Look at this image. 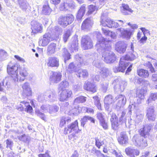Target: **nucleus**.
Wrapping results in <instances>:
<instances>
[{
    "mask_svg": "<svg viewBox=\"0 0 157 157\" xmlns=\"http://www.w3.org/2000/svg\"><path fill=\"white\" fill-rule=\"evenodd\" d=\"M154 108L153 106H151L147 110L146 116L148 119L151 121H155V115L154 114Z\"/></svg>",
    "mask_w": 157,
    "mask_h": 157,
    "instance_id": "19",
    "label": "nucleus"
},
{
    "mask_svg": "<svg viewBox=\"0 0 157 157\" xmlns=\"http://www.w3.org/2000/svg\"><path fill=\"white\" fill-rule=\"evenodd\" d=\"M97 117L98 119L100 121H102L104 120V115L101 113H98L97 114Z\"/></svg>",
    "mask_w": 157,
    "mask_h": 157,
    "instance_id": "64",
    "label": "nucleus"
},
{
    "mask_svg": "<svg viewBox=\"0 0 157 157\" xmlns=\"http://www.w3.org/2000/svg\"><path fill=\"white\" fill-rule=\"evenodd\" d=\"M74 16L71 14H68L64 17L61 16L59 19V23L64 27L71 24L74 21Z\"/></svg>",
    "mask_w": 157,
    "mask_h": 157,
    "instance_id": "5",
    "label": "nucleus"
},
{
    "mask_svg": "<svg viewBox=\"0 0 157 157\" xmlns=\"http://www.w3.org/2000/svg\"><path fill=\"white\" fill-rule=\"evenodd\" d=\"M117 32L120 33V36L122 38L126 40L130 39L131 36L132 34L133 30L132 29H124L122 28L117 29Z\"/></svg>",
    "mask_w": 157,
    "mask_h": 157,
    "instance_id": "10",
    "label": "nucleus"
},
{
    "mask_svg": "<svg viewBox=\"0 0 157 157\" xmlns=\"http://www.w3.org/2000/svg\"><path fill=\"white\" fill-rule=\"evenodd\" d=\"M98 6H94L93 5H90L88 6V13L89 14H91L93 13L96 9Z\"/></svg>",
    "mask_w": 157,
    "mask_h": 157,
    "instance_id": "58",
    "label": "nucleus"
},
{
    "mask_svg": "<svg viewBox=\"0 0 157 157\" xmlns=\"http://www.w3.org/2000/svg\"><path fill=\"white\" fill-rule=\"evenodd\" d=\"M85 5H83L78 11L77 15V18L78 19H80L82 17L85 13Z\"/></svg>",
    "mask_w": 157,
    "mask_h": 157,
    "instance_id": "36",
    "label": "nucleus"
},
{
    "mask_svg": "<svg viewBox=\"0 0 157 157\" xmlns=\"http://www.w3.org/2000/svg\"><path fill=\"white\" fill-rule=\"evenodd\" d=\"M31 29L32 33L36 34L41 33L42 32L43 26L42 25L37 21H33L31 22Z\"/></svg>",
    "mask_w": 157,
    "mask_h": 157,
    "instance_id": "13",
    "label": "nucleus"
},
{
    "mask_svg": "<svg viewBox=\"0 0 157 157\" xmlns=\"http://www.w3.org/2000/svg\"><path fill=\"white\" fill-rule=\"evenodd\" d=\"M56 95L50 90L46 92L44 94H39L38 96V99L40 101H41L45 98H48L52 101H55L56 99Z\"/></svg>",
    "mask_w": 157,
    "mask_h": 157,
    "instance_id": "8",
    "label": "nucleus"
},
{
    "mask_svg": "<svg viewBox=\"0 0 157 157\" xmlns=\"http://www.w3.org/2000/svg\"><path fill=\"white\" fill-rule=\"evenodd\" d=\"M127 85V82L124 81H120L119 83V89L121 91H123Z\"/></svg>",
    "mask_w": 157,
    "mask_h": 157,
    "instance_id": "55",
    "label": "nucleus"
},
{
    "mask_svg": "<svg viewBox=\"0 0 157 157\" xmlns=\"http://www.w3.org/2000/svg\"><path fill=\"white\" fill-rule=\"evenodd\" d=\"M122 6L123 9H121L122 13L124 15H127L129 14V13H132L133 10L129 7V6L127 4H122Z\"/></svg>",
    "mask_w": 157,
    "mask_h": 157,
    "instance_id": "34",
    "label": "nucleus"
},
{
    "mask_svg": "<svg viewBox=\"0 0 157 157\" xmlns=\"http://www.w3.org/2000/svg\"><path fill=\"white\" fill-rule=\"evenodd\" d=\"M21 103L25 105V106L26 107V111L28 112L31 113L33 110V108L29 104V102H26L25 101H23Z\"/></svg>",
    "mask_w": 157,
    "mask_h": 157,
    "instance_id": "51",
    "label": "nucleus"
},
{
    "mask_svg": "<svg viewBox=\"0 0 157 157\" xmlns=\"http://www.w3.org/2000/svg\"><path fill=\"white\" fill-rule=\"evenodd\" d=\"M127 44L124 41H119L117 42L115 46V50L120 53H123L126 51Z\"/></svg>",
    "mask_w": 157,
    "mask_h": 157,
    "instance_id": "14",
    "label": "nucleus"
},
{
    "mask_svg": "<svg viewBox=\"0 0 157 157\" xmlns=\"http://www.w3.org/2000/svg\"><path fill=\"white\" fill-rule=\"evenodd\" d=\"M112 128L113 129L115 130H117L119 128L121 124L118 122L117 121L111 122Z\"/></svg>",
    "mask_w": 157,
    "mask_h": 157,
    "instance_id": "49",
    "label": "nucleus"
},
{
    "mask_svg": "<svg viewBox=\"0 0 157 157\" xmlns=\"http://www.w3.org/2000/svg\"><path fill=\"white\" fill-rule=\"evenodd\" d=\"M7 56V52L4 50H0V59H4Z\"/></svg>",
    "mask_w": 157,
    "mask_h": 157,
    "instance_id": "60",
    "label": "nucleus"
},
{
    "mask_svg": "<svg viewBox=\"0 0 157 157\" xmlns=\"http://www.w3.org/2000/svg\"><path fill=\"white\" fill-rule=\"evenodd\" d=\"M147 146V141L145 140H144L143 139V140L141 141L140 144L138 147H139L141 149H143Z\"/></svg>",
    "mask_w": 157,
    "mask_h": 157,
    "instance_id": "56",
    "label": "nucleus"
},
{
    "mask_svg": "<svg viewBox=\"0 0 157 157\" xmlns=\"http://www.w3.org/2000/svg\"><path fill=\"white\" fill-rule=\"evenodd\" d=\"M62 75L60 72H54L50 76V79L51 81L54 83H57L60 80Z\"/></svg>",
    "mask_w": 157,
    "mask_h": 157,
    "instance_id": "21",
    "label": "nucleus"
},
{
    "mask_svg": "<svg viewBox=\"0 0 157 157\" xmlns=\"http://www.w3.org/2000/svg\"><path fill=\"white\" fill-rule=\"evenodd\" d=\"M71 50L73 52L76 51L78 49V40L77 36H75L72 38V41L71 43Z\"/></svg>",
    "mask_w": 157,
    "mask_h": 157,
    "instance_id": "22",
    "label": "nucleus"
},
{
    "mask_svg": "<svg viewBox=\"0 0 157 157\" xmlns=\"http://www.w3.org/2000/svg\"><path fill=\"white\" fill-rule=\"evenodd\" d=\"M145 90L143 89L138 90L136 92V97L138 103L140 104L141 101L143 100L145 98L144 94Z\"/></svg>",
    "mask_w": 157,
    "mask_h": 157,
    "instance_id": "27",
    "label": "nucleus"
},
{
    "mask_svg": "<svg viewBox=\"0 0 157 157\" xmlns=\"http://www.w3.org/2000/svg\"><path fill=\"white\" fill-rule=\"evenodd\" d=\"M115 99L111 95H106L104 100V106L105 110L107 111H111L113 103L115 102Z\"/></svg>",
    "mask_w": 157,
    "mask_h": 157,
    "instance_id": "6",
    "label": "nucleus"
},
{
    "mask_svg": "<svg viewBox=\"0 0 157 157\" xmlns=\"http://www.w3.org/2000/svg\"><path fill=\"white\" fill-rule=\"evenodd\" d=\"M115 99L117 101V107H121L123 106L126 103V98L124 96L119 95L117 96Z\"/></svg>",
    "mask_w": 157,
    "mask_h": 157,
    "instance_id": "20",
    "label": "nucleus"
},
{
    "mask_svg": "<svg viewBox=\"0 0 157 157\" xmlns=\"http://www.w3.org/2000/svg\"><path fill=\"white\" fill-rule=\"evenodd\" d=\"M97 41L96 44L97 50L101 52L104 61L107 63H113L116 59L115 53L111 51V46L110 42L106 39L102 37L100 33L96 32Z\"/></svg>",
    "mask_w": 157,
    "mask_h": 157,
    "instance_id": "1",
    "label": "nucleus"
},
{
    "mask_svg": "<svg viewBox=\"0 0 157 157\" xmlns=\"http://www.w3.org/2000/svg\"><path fill=\"white\" fill-rule=\"evenodd\" d=\"M75 58L76 59L75 63H71L67 69V71L70 73L76 71L78 67H80L85 64L83 59L79 55H76Z\"/></svg>",
    "mask_w": 157,
    "mask_h": 157,
    "instance_id": "4",
    "label": "nucleus"
},
{
    "mask_svg": "<svg viewBox=\"0 0 157 157\" xmlns=\"http://www.w3.org/2000/svg\"><path fill=\"white\" fill-rule=\"evenodd\" d=\"M18 139L21 141L24 142H27L29 141V136L25 134L20 136L18 137Z\"/></svg>",
    "mask_w": 157,
    "mask_h": 157,
    "instance_id": "54",
    "label": "nucleus"
},
{
    "mask_svg": "<svg viewBox=\"0 0 157 157\" xmlns=\"http://www.w3.org/2000/svg\"><path fill=\"white\" fill-rule=\"evenodd\" d=\"M76 105H73V107L74 108H72L71 110L70 109L71 106L69 105L68 102H66L64 106H62L61 108L63 109L66 110L67 112H68L70 114H73L74 115H76L79 113L80 111L78 110V108L76 107Z\"/></svg>",
    "mask_w": 157,
    "mask_h": 157,
    "instance_id": "15",
    "label": "nucleus"
},
{
    "mask_svg": "<svg viewBox=\"0 0 157 157\" xmlns=\"http://www.w3.org/2000/svg\"><path fill=\"white\" fill-rule=\"evenodd\" d=\"M143 136L140 135H135L132 139L133 144L136 146L138 147L141 141L143 140Z\"/></svg>",
    "mask_w": 157,
    "mask_h": 157,
    "instance_id": "30",
    "label": "nucleus"
},
{
    "mask_svg": "<svg viewBox=\"0 0 157 157\" xmlns=\"http://www.w3.org/2000/svg\"><path fill=\"white\" fill-rule=\"evenodd\" d=\"M23 94L26 96L31 95L32 91L29 84L28 82H25L22 85Z\"/></svg>",
    "mask_w": 157,
    "mask_h": 157,
    "instance_id": "23",
    "label": "nucleus"
},
{
    "mask_svg": "<svg viewBox=\"0 0 157 157\" xmlns=\"http://www.w3.org/2000/svg\"><path fill=\"white\" fill-rule=\"evenodd\" d=\"M49 107L48 112L51 114H54L58 111L59 109L56 105H50Z\"/></svg>",
    "mask_w": 157,
    "mask_h": 157,
    "instance_id": "44",
    "label": "nucleus"
},
{
    "mask_svg": "<svg viewBox=\"0 0 157 157\" xmlns=\"http://www.w3.org/2000/svg\"><path fill=\"white\" fill-rule=\"evenodd\" d=\"M59 100L60 101H67L72 94L71 90H59Z\"/></svg>",
    "mask_w": 157,
    "mask_h": 157,
    "instance_id": "11",
    "label": "nucleus"
},
{
    "mask_svg": "<svg viewBox=\"0 0 157 157\" xmlns=\"http://www.w3.org/2000/svg\"><path fill=\"white\" fill-rule=\"evenodd\" d=\"M62 32V30L58 26H56L54 28V29H53L52 31L51 32V30H50L49 32L51 33L53 32L57 35H58L60 33Z\"/></svg>",
    "mask_w": 157,
    "mask_h": 157,
    "instance_id": "52",
    "label": "nucleus"
},
{
    "mask_svg": "<svg viewBox=\"0 0 157 157\" xmlns=\"http://www.w3.org/2000/svg\"><path fill=\"white\" fill-rule=\"evenodd\" d=\"M110 71L107 68L104 67L101 69L100 75L103 78H105L111 75Z\"/></svg>",
    "mask_w": 157,
    "mask_h": 157,
    "instance_id": "32",
    "label": "nucleus"
},
{
    "mask_svg": "<svg viewBox=\"0 0 157 157\" xmlns=\"http://www.w3.org/2000/svg\"><path fill=\"white\" fill-rule=\"evenodd\" d=\"M138 57L137 54L136 52H133V53L129 55H126L122 57H125L124 60L126 61V60H133L135 59Z\"/></svg>",
    "mask_w": 157,
    "mask_h": 157,
    "instance_id": "39",
    "label": "nucleus"
},
{
    "mask_svg": "<svg viewBox=\"0 0 157 157\" xmlns=\"http://www.w3.org/2000/svg\"><path fill=\"white\" fill-rule=\"evenodd\" d=\"M125 151L126 154L129 155L131 157H135L138 156L140 154L139 150L136 149H134L132 147H128L125 149Z\"/></svg>",
    "mask_w": 157,
    "mask_h": 157,
    "instance_id": "16",
    "label": "nucleus"
},
{
    "mask_svg": "<svg viewBox=\"0 0 157 157\" xmlns=\"http://www.w3.org/2000/svg\"><path fill=\"white\" fill-rule=\"evenodd\" d=\"M52 11V10L48 5H44L43 7L42 13L45 15H49Z\"/></svg>",
    "mask_w": 157,
    "mask_h": 157,
    "instance_id": "41",
    "label": "nucleus"
},
{
    "mask_svg": "<svg viewBox=\"0 0 157 157\" xmlns=\"http://www.w3.org/2000/svg\"><path fill=\"white\" fill-rule=\"evenodd\" d=\"M60 9L62 11H66L68 10L67 3H63L61 4Z\"/></svg>",
    "mask_w": 157,
    "mask_h": 157,
    "instance_id": "59",
    "label": "nucleus"
},
{
    "mask_svg": "<svg viewBox=\"0 0 157 157\" xmlns=\"http://www.w3.org/2000/svg\"><path fill=\"white\" fill-rule=\"evenodd\" d=\"M126 113L124 111H123L121 113V116L118 120V122L122 124L125 123L126 121V118L125 116Z\"/></svg>",
    "mask_w": 157,
    "mask_h": 157,
    "instance_id": "43",
    "label": "nucleus"
},
{
    "mask_svg": "<svg viewBox=\"0 0 157 157\" xmlns=\"http://www.w3.org/2000/svg\"><path fill=\"white\" fill-rule=\"evenodd\" d=\"M138 75L144 78H146L149 75V73L148 71L144 69H140L137 70Z\"/></svg>",
    "mask_w": 157,
    "mask_h": 157,
    "instance_id": "37",
    "label": "nucleus"
},
{
    "mask_svg": "<svg viewBox=\"0 0 157 157\" xmlns=\"http://www.w3.org/2000/svg\"><path fill=\"white\" fill-rule=\"evenodd\" d=\"M69 86L68 82L65 80L62 81L59 84V90H65V88H67Z\"/></svg>",
    "mask_w": 157,
    "mask_h": 157,
    "instance_id": "42",
    "label": "nucleus"
},
{
    "mask_svg": "<svg viewBox=\"0 0 157 157\" xmlns=\"http://www.w3.org/2000/svg\"><path fill=\"white\" fill-rule=\"evenodd\" d=\"M8 78H6L2 82V83H0V91H3V87L5 86L6 88H8L10 87L9 83L7 82Z\"/></svg>",
    "mask_w": 157,
    "mask_h": 157,
    "instance_id": "40",
    "label": "nucleus"
},
{
    "mask_svg": "<svg viewBox=\"0 0 157 157\" xmlns=\"http://www.w3.org/2000/svg\"><path fill=\"white\" fill-rule=\"evenodd\" d=\"M71 30L68 29L65 31L63 35V39L64 42H66L71 34Z\"/></svg>",
    "mask_w": 157,
    "mask_h": 157,
    "instance_id": "45",
    "label": "nucleus"
},
{
    "mask_svg": "<svg viewBox=\"0 0 157 157\" xmlns=\"http://www.w3.org/2000/svg\"><path fill=\"white\" fill-rule=\"evenodd\" d=\"M144 117V113L143 112L137 111L136 113L134 120L136 122L138 123L142 121Z\"/></svg>",
    "mask_w": 157,
    "mask_h": 157,
    "instance_id": "31",
    "label": "nucleus"
},
{
    "mask_svg": "<svg viewBox=\"0 0 157 157\" xmlns=\"http://www.w3.org/2000/svg\"><path fill=\"white\" fill-rule=\"evenodd\" d=\"M47 65L48 67H57L59 65V59L55 57H50L47 59Z\"/></svg>",
    "mask_w": 157,
    "mask_h": 157,
    "instance_id": "17",
    "label": "nucleus"
},
{
    "mask_svg": "<svg viewBox=\"0 0 157 157\" xmlns=\"http://www.w3.org/2000/svg\"><path fill=\"white\" fill-rule=\"evenodd\" d=\"M7 72L13 78L15 81H23L28 75L25 68H18V65L15 63H9L7 67Z\"/></svg>",
    "mask_w": 157,
    "mask_h": 157,
    "instance_id": "2",
    "label": "nucleus"
},
{
    "mask_svg": "<svg viewBox=\"0 0 157 157\" xmlns=\"http://www.w3.org/2000/svg\"><path fill=\"white\" fill-rule=\"evenodd\" d=\"M125 57H121L120 59L119 66L115 67L113 68V71L115 73L124 71L127 67L129 65L128 62L124 60Z\"/></svg>",
    "mask_w": 157,
    "mask_h": 157,
    "instance_id": "7",
    "label": "nucleus"
},
{
    "mask_svg": "<svg viewBox=\"0 0 157 157\" xmlns=\"http://www.w3.org/2000/svg\"><path fill=\"white\" fill-rule=\"evenodd\" d=\"M78 73L79 75V77L82 76L83 77H87L88 75V73L86 70L80 69L78 71Z\"/></svg>",
    "mask_w": 157,
    "mask_h": 157,
    "instance_id": "50",
    "label": "nucleus"
},
{
    "mask_svg": "<svg viewBox=\"0 0 157 157\" xmlns=\"http://www.w3.org/2000/svg\"><path fill=\"white\" fill-rule=\"evenodd\" d=\"M18 2L20 7L23 11H26L28 8L29 4L25 0H18Z\"/></svg>",
    "mask_w": 157,
    "mask_h": 157,
    "instance_id": "33",
    "label": "nucleus"
},
{
    "mask_svg": "<svg viewBox=\"0 0 157 157\" xmlns=\"http://www.w3.org/2000/svg\"><path fill=\"white\" fill-rule=\"evenodd\" d=\"M50 29L51 28L49 27L47 29L48 33L44 35L43 38L39 41V44L42 46H46L50 41L52 36L51 33L49 32Z\"/></svg>",
    "mask_w": 157,
    "mask_h": 157,
    "instance_id": "12",
    "label": "nucleus"
},
{
    "mask_svg": "<svg viewBox=\"0 0 157 157\" xmlns=\"http://www.w3.org/2000/svg\"><path fill=\"white\" fill-rule=\"evenodd\" d=\"M84 88L86 90L91 91L93 93L96 92L97 88L94 84L90 82H87L84 84Z\"/></svg>",
    "mask_w": 157,
    "mask_h": 157,
    "instance_id": "25",
    "label": "nucleus"
},
{
    "mask_svg": "<svg viewBox=\"0 0 157 157\" xmlns=\"http://www.w3.org/2000/svg\"><path fill=\"white\" fill-rule=\"evenodd\" d=\"M62 55L64 58V62L66 63L67 60H69L70 58V54L68 52L66 48H63L62 50Z\"/></svg>",
    "mask_w": 157,
    "mask_h": 157,
    "instance_id": "46",
    "label": "nucleus"
},
{
    "mask_svg": "<svg viewBox=\"0 0 157 157\" xmlns=\"http://www.w3.org/2000/svg\"><path fill=\"white\" fill-rule=\"evenodd\" d=\"M88 121H90L91 122L94 123L95 121L94 118L88 116H85L81 120V125L83 127L84 126Z\"/></svg>",
    "mask_w": 157,
    "mask_h": 157,
    "instance_id": "35",
    "label": "nucleus"
},
{
    "mask_svg": "<svg viewBox=\"0 0 157 157\" xmlns=\"http://www.w3.org/2000/svg\"><path fill=\"white\" fill-rule=\"evenodd\" d=\"M71 121V119L70 118L63 117L60 120L59 125V127H62L66 124V122L68 123L70 122Z\"/></svg>",
    "mask_w": 157,
    "mask_h": 157,
    "instance_id": "47",
    "label": "nucleus"
},
{
    "mask_svg": "<svg viewBox=\"0 0 157 157\" xmlns=\"http://www.w3.org/2000/svg\"><path fill=\"white\" fill-rule=\"evenodd\" d=\"M93 64L94 66L98 68H100L101 64L99 60L98 59L94 60L93 62Z\"/></svg>",
    "mask_w": 157,
    "mask_h": 157,
    "instance_id": "61",
    "label": "nucleus"
},
{
    "mask_svg": "<svg viewBox=\"0 0 157 157\" xmlns=\"http://www.w3.org/2000/svg\"><path fill=\"white\" fill-rule=\"evenodd\" d=\"M157 99V93H152L147 101V104L151 102V101H155Z\"/></svg>",
    "mask_w": 157,
    "mask_h": 157,
    "instance_id": "48",
    "label": "nucleus"
},
{
    "mask_svg": "<svg viewBox=\"0 0 157 157\" xmlns=\"http://www.w3.org/2000/svg\"><path fill=\"white\" fill-rule=\"evenodd\" d=\"M81 43L82 47L85 50L90 49L93 46V43L91 39L87 36H82Z\"/></svg>",
    "mask_w": 157,
    "mask_h": 157,
    "instance_id": "9",
    "label": "nucleus"
},
{
    "mask_svg": "<svg viewBox=\"0 0 157 157\" xmlns=\"http://www.w3.org/2000/svg\"><path fill=\"white\" fill-rule=\"evenodd\" d=\"M104 144V142L101 140L99 139L98 138L95 139V144L97 147L99 148Z\"/></svg>",
    "mask_w": 157,
    "mask_h": 157,
    "instance_id": "57",
    "label": "nucleus"
},
{
    "mask_svg": "<svg viewBox=\"0 0 157 157\" xmlns=\"http://www.w3.org/2000/svg\"><path fill=\"white\" fill-rule=\"evenodd\" d=\"M86 101V97L83 96H80L77 97L74 100L73 105H77L79 103L85 102Z\"/></svg>",
    "mask_w": 157,
    "mask_h": 157,
    "instance_id": "38",
    "label": "nucleus"
},
{
    "mask_svg": "<svg viewBox=\"0 0 157 157\" xmlns=\"http://www.w3.org/2000/svg\"><path fill=\"white\" fill-rule=\"evenodd\" d=\"M81 132V130L79 129L78 128L77 121L76 120L74 122L68 125L67 127L65 128L63 133L64 134L67 135L72 132L68 137L69 139L73 140L79 136Z\"/></svg>",
    "mask_w": 157,
    "mask_h": 157,
    "instance_id": "3",
    "label": "nucleus"
},
{
    "mask_svg": "<svg viewBox=\"0 0 157 157\" xmlns=\"http://www.w3.org/2000/svg\"><path fill=\"white\" fill-rule=\"evenodd\" d=\"M6 147L7 148H9L10 149H11L13 143V142L10 140L7 139L6 141Z\"/></svg>",
    "mask_w": 157,
    "mask_h": 157,
    "instance_id": "62",
    "label": "nucleus"
},
{
    "mask_svg": "<svg viewBox=\"0 0 157 157\" xmlns=\"http://www.w3.org/2000/svg\"><path fill=\"white\" fill-rule=\"evenodd\" d=\"M152 127L151 124H146L143 128L140 130V134L145 138L147 137L149 135V132Z\"/></svg>",
    "mask_w": 157,
    "mask_h": 157,
    "instance_id": "18",
    "label": "nucleus"
},
{
    "mask_svg": "<svg viewBox=\"0 0 157 157\" xmlns=\"http://www.w3.org/2000/svg\"><path fill=\"white\" fill-rule=\"evenodd\" d=\"M36 114L39 117L45 121H46V117L44 114L41 112L39 110H36L35 111Z\"/></svg>",
    "mask_w": 157,
    "mask_h": 157,
    "instance_id": "53",
    "label": "nucleus"
},
{
    "mask_svg": "<svg viewBox=\"0 0 157 157\" xmlns=\"http://www.w3.org/2000/svg\"><path fill=\"white\" fill-rule=\"evenodd\" d=\"M108 83L107 82H103L101 84L102 90L104 93L106 92L108 87Z\"/></svg>",
    "mask_w": 157,
    "mask_h": 157,
    "instance_id": "63",
    "label": "nucleus"
},
{
    "mask_svg": "<svg viewBox=\"0 0 157 157\" xmlns=\"http://www.w3.org/2000/svg\"><path fill=\"white\" fill-rule=\"evenodd\" d=\"M56 44L54 43L50 44L47 47V53L49 56L54 54L56 50Z\"/></svg>",
    "mask_w": 157,
    "mask_h": 157,
    "instance_id": "29",
    "label": "nucleus"
},
{
    "mask_svg": "<svg viewBox=\"0 0 157 157\" xmlns=\"http://www.w3.org/2000/svg\"><path fill=\"white\" fill-rule=\"evenodd\" d=\"M101 24L104 27L107 26L109 28H112L113 21L109 19H104V17L102 16L101 17V20L100 21Z\"/></svg>",
    "mask_w": 157,
    "mask_h": 157,
    "instance_id": "24",
    "label": "nucleus"
},
{
    "mask_svg": "<svg viewBox=\"0 0 157 157\" xmlns=\"http://www.w3.org/2000/svg\"><path fill=\"white\" fill-rule=\"evenodd\" d=\"M93 24V21L90 18L86 19L82 23L81 26L82 29H90Z\"/></svg>",
    "mask_w": 157,
    "mask_h": 157,
    "instance_id": "26",
    "label": "nucleus"
},
{
    "mask_svg": "<svg viewBox=\"0 0 157 157\" xmlns=\"http://www.w3.org/2000/svg\"><path fill=\"white\" fill-rule=\"evenodd\" d=\"M119 143L121 144H126L128 143V139L126 133L124 132H121L120 134V136L118 139Z\"/></svg>",
    "mask_w": 157,
    "mask_h": 157,
    "instance_id": "28",
    "label": "nucleus"
}]
</instances>
